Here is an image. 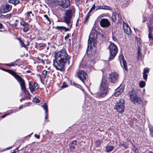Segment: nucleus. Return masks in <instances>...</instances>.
Wrapping results in <instances>:
<instances>
[{
    "label": "nucleus",
    "instance_id": "1",
    "mask_svg": "<svg viewBox=\"0 0 153 153\" xmlns=\"http://www.w3.org/2000/svg\"><path fill=\"white\" fill-rule=\"evenodd\" d=\"M75 12L74 8H73L67 10L65 13L63 17L64 20L62 22L66 24L68 27H67L63 26H57L56 28L61 31H62L63 30H65V32L69 31L72 25V22L71 21V19Z\"/></svg>",
    "mask_w": 153,
    "mask_h": 153
},
{
    "label": "nucleus",
    "instance_id": "2",
    "mask_svg": "<svg viewBox=\"0 0 153 153\" xmlns=\"http://www.w3.org/2000/svg\"><path fill=\"white\" fill-rule=\"evenodd\" d=\"M100 89L101 91L100 93V94H96V96L97 98L104 97L108 93L109 89L108 82L105 78H103L102 79Z\"/></svg>",
    "mask_w": 153,
    "mask_h": 153
},
{
    "label": "nucleus",
    "instance_id": "3",
    "mask_svg": "<svg viewBox=\"0 0 153 153\" xmlns=\"http://www.w3.org/2000/svg\"><path fill=\"white\" fill-rule=\"evenodd\" d=\"M7 72L12 75L17 80L21 86V90L23 91L25 94H28V91L26 90L24 79L20 76L17 74L16 72L12 70L9 69Z\"/></svg>",
    "mask_w": 153,
    "mask_h": 153
},
{
    "label": "nucleus",
    "instance_id": "4",
    "mask_svg": "<svg viewBox=\"0 0 153 153\" xmlns=\"http://www.w3.org/2000/svg\"><path fill=\"white\" fill-rule=\"evenodd\" d=\"M108 48L110 52V56L109 57V61L113 59L115 56L118 52V48L116 45L113 42H110Z\"/></svg>",
    "mask_w": 153,
    "mask_h": 153
},
{
    "label": "nucleus",
    "instance_id": "5",
    "mask_svg": "<svg viewBox=\"0 0 153 153\" xmlns=\"http://www.w3.org/2000/svg\"><path fill=\"white\" fill-rule=\"evenodd\" d=\"M67 61L66 60L55 59L53 60V65L57 70L62 71Z\"/></svg>",
    "mask_w": 153,
    "mask_h": 153
},
{
    "label": "nucleus",
    "instance_id": "6",
    "mask_svg": "<svg viewBox=\"0 0 153 153\" xmlns=\"http://www.w3.org/2000/svg\"><path fill=\"white\" fill-rule=\"evenodd\" d=\"M131 101L135 104H140L142 102L141 99L138 97L135 91H131L129 93Z\"/></svg>",
    "mask_w": 153,
    "mask_h": 153
},
{
    "label": "nucleus",
    "instance_id": "7",
    "mask_svg": "<svg viewBox=\"0 0 153 153\" xmlns=\"http://www.w3.org/2000/svg\"><path fill=\"white\" fill-rule=\"evenodd\" d=\"M55 57L56 59H61L66 60L68 61V63H69V61H68V57L66 51L63 50L61 51L55 53Z\"/></svg>",
    "mask_w": 153,
    "mask_h": 153
},
{
    "label": "nucleus",
    "instance_id": "8",
    "mask_svg": "<svg viewBox=\"0 0 153 153\" xmlns=\"http://www.w3.org/2000/svg\"><path fill=\"white\" fill-rule=\"evenodd\" d=\"M124 105V100L121 98L116 103L115 105L116 108L119 112H123L125 108Z\"/></svg>",
    "mask_w": 153,
    "mask_h": 153
},
{
    "label": "nucleus",
    "instance_id": "9",
    "mask_svg": "<svg viewBox=\"0 0 153 153\" xmlns=\"http://www.w3.org/2000/svg\"><path fill=\"white\" fill-rule=\"evenodd\" d=\"M77 77L83 82L87 80L88 75L87 73L82 70H79L77 73Z\"/></svg>",
    "mask_w": 153,
    "mask_h": 153
},
{
    "label": "nucleus",
    "instance_id": "10",
    "mask_svg": "<svg viewBox=\"0 0 153 153\" xmlns=\"http://www.w3.org/2000/svg\"><path fill=\"white\" fill-rule=\"evenodd\" d=\"M59 5L62 8L65 9L70 5V0H60L58 2Z\"/></svg>",
    "mask_w": 153,
    "mask_h": 153
},
{
    "label": "nucleus",
    "instance_id": "11",
    "mask_svg": "<svg viewBox=\"0 0 153 153\" xmlns=\"http://www.w3.org/2000/svg\"><path fill=\"white\" fill-rule=\"evenodd\" d=\"M100 25L103 27H107L110 25V23L109 20L106 19H102L100 22Z\"/></svg>",
    "mask_w": 153,
    "mask_h": 153
},
{
    "label": "nucleus",
    "instance_id": "12",
    "mask_svg": "<svg viewBox=\"0 0 153 153\" xmlns=\"http://www.w3.org/2000/svg\"><path fill=\"white\" fill-rule=\"evenodd\" d=\"M118 75L117 73H113L110 74L109 75V79L110 81L114 83L117 80Z\"/></svg>",
    "mask_w": 153,
    "mask_h": 153
},
{
    "label": "nucleus",
    "instance_id": "13",
    "mask_svg": "<svg viewBox=\"0 0 153 153\" xmlns=\"http://www.w3.org/2000/svg\"><path fill=\"white\" fill-rule=\"evenodd\" d=\"M39 87L37 83L34 82L33 85H32L29 82V88L32 93L33 94H35L36 90L39 89Z\"/></svg>",
    "mask_w": 153,
    "mask_h": 153
},
{
    "label": "nucleus",
    "instance_id": "14",
    "mask_svg": "<svg viewBox=\"0 0 153 153\" xmlns=\"http://www.w3.org/2000/svg\"><path fill=\"white\" fill-rule=\"evenodd\" d=\"M92 34H90L89 36V39L88 41V47L90 46L91 47L92 46V42L93 46H94L96 44V37H94L93 38L91 37Z\"/></svg>",
    "mask_w": 153,
    "mask_h": 153
},
{
    "label": "nucleus",
    "instance_id": "15",
    "mask_svg": "<svg viewBox=\"0 0 153 153\" xmlns=\"http://www.w3.org/2000/svg\"><path fill=\"white\" fill-rule=\"evenodd\" d=\"M12 7V6L9 4H6L1 8L2 9V11L3 13H4L10 11L11 10Z\"/></svg>",
    "mask_w": 153,
    "mask_h": 153
},
{
    "label": "nucleus",
    "instance_id": "16",
    "mask_svg": "<svg viewBox=\"0 0 153 153\" xmlns=\"http://www.w3.org/2000/svg\"><path fill=\"white\" fill-rule=\"evenodd\" d=\"M46 46V44L44 43H36L35 47L39 49L40 50L43 49L44 47Z\"/></svg>",
    "mask_w": 153,
    "mask_h": 153
},
{
    "label": "nucleus",
    "instance_id": "17",
    "mask_svg": "<svg viewBox=\"0 0 153 153\" xmlns=\"http://www.w3.org/2000/svg\"><path fill=\"white\" fill-rule=\"evenodd\" d=\"M149 71L148 69H147L146 68H145L144 69V71L143 73V76L144 79L146 80L147 79L148 76V75L147 74V73H148Z\"/></svg>",
    "mask_w": 153,
    "mask_h": 153
},
{
    "label": "nucleus",
    "instance_id": "18",
    "mask_svg": "<svg viewBox=\"0 0 153 153\" xmlns=\"http://www.w3.org/2000/svg\"><path fill=\"white\" fill-rule=\"evenodd\" d=\"M123 91V88H120L118 90L117 89L115 91V92L114 93V95L115 97H117Z\"/></svg>",
    "mask_w": 153,
    "mask_h": 153
},
{
    "label": "nucleus",
    "instance_id": "19",
    "mask_svg": "<svg viewBox=\"0 0 153 153\" xmlns=\"http://www.w3.org/2000/svg\"><path fill=\"white\" fill-rule=\"evenodd\" d=\"M19 21L20 24L21 25H22L25 27L28 25V23L27 22H25L23 19L21 18L19 19Z\"/></svg>",
    "mask_w": 153,
    "mask_h": 153
},
{
    "label": "nucleus",
    "instance_id": "20",
    "mask_svg": "<svg viewBox=\"0 0 153 153\" xmlns=\"http://www.w3.org/2000/svg\"><path fill=\"white\" fill-rule=\"evenodd\" d=\"M19 2L20 1L19 0H9L8 1L9 3L13 4L15 5L19 4Z\"/></svg>",
    "mask_w": 153,
    "mask_h": 153
},
{
    "label": "nucleus",
    "instance_id": "21",
    "mask_svg": "<svg viewBox=\"0 0 153 153\" xmlns=\"http://www.w3.org/2000/svg\"><path fill=\"white\" fill-rule=\"evenodd\" d=\"M120 145L121 146H123L125 149L128 148V145L127 143L124 142H120Z\"/></svg>",
    "mask_w": 153,
    "mask_h": 153
},
{
    "label": "nucleus",
    "instance_id": "22",
    "mask_svg": "<svg viewBox=\"0 0 153 153\" xmlns=\"http://www.w3.org/2000/svg\"><path fill=\"white\" fill-rule=\"evenodd\" d=\"M141 48L140 46H138L137 58L138 59H139L141 57Z\"/></svg>",
    "mask_w": 153,
    "mask_h": 153
},
{
    "label": "nucleus",
    "instance_id": "23",
    "mask_svg": "<svg viewBox=\"0 0 153 153\" xmlns=\"http://www.w3.org/2000/svg\"><path fill=\"white\" fill-rule=\"evenodd\" d=\"M114 147L111 146H108L106 147V151L108 152H109L113 150Z\"/></svg>",
    "mask_w": 153,
    "mask_h": 153
},
{
    "label": "nucleus",
    "instance_id": "24",
    "mask_svg": "<svg viewBox=\"0 0 153 153\" xmlns=\"http://www.w3.org/2000/svg\"><path fill=\"white\" fill-rule=\"evenodd\" d=\"M122 58V60L123 62V65L124 67V68L125 70L126 71H127L128 70V68L127 67V64L126 62H125L124 61V59H123V56H121V58Z\"/></svg>",
    "mask_w": 153,
    "mask_h": 153
},
{
    "label": "nucleus",
    "instance_id": "25",
    "mask_svg": "<svg viewBox=\"0 0 153 153\" xmlns=\"http://www.w3.org/2000/svg\"><path fill=\"white\" fill-rule=\"evenodd\" d=\"M26 90L29 93V91H28L27 90ZM22 91H23V93L24 95V96H25V97L22 98L20 100V101L21 102H22V101L23 100H24L25 99V98H28V97L29 96V93L28 94H25V93H24L23 91L22 90Z\"/></svg>",
    "mask_w": 153,
    "mask_h": 153
},
{
    "label": "nucleus",
    "instance_id": "26",
    "mask_svg": "<svg viewBox=\"0 0 153 153\" xmlns=\"http://www.w3.org/2000/svg\"><path fill=\"white\" fill-rule=\"evenodd\" d=\"M42 107L45 111V113L48 112V106L47 105L46 103H44L43 105H42Z\"/></svg>",
    "mask_w": 153,
    "mask_h": 153
},
{
    "label": "nucleus",
    "instance_id": "27",
    "mask_svg": "<svg viewBox=\"0 0 153 153\" xmlns=\"http://www.w3.org/2000/svg\"><path fill=\"white\" fill-rule=\"evenodd\" d=\"M18 39L19 41L20 44L21 45L22 47H24L27 49V47L25 45L24 43V42L20 39L18 38Z\"/></svg>",
    "mask_w": 153,
    "mask_h": 153
},
{
    "label": "nucleus",
    "instance_id": "28",
    "mask_svg": "<svg viewBox=\"0 0 153 153\" xmlns=\"http://www.w3.org/2000/svg\"><path fill=\"white\" fill-rule=\"evenodd\" d=\"M124 31L128 35H130L131 33V30L129 27L127 28L126 29H125Z\"/></svg>",
    "mask_w": 153,
    "mask_h": 153
},
{
    "label": "nucleus",
    "instance_id": "29",
    "mask_svg": "<svg viewBox=\"0 0 153 153\" xmlns=\"http://www.w3.org/2000/svg\"><path fill=\"white\" fill-rule=\"evenodd\" d=\"M149 128L150 133L153 137V126L150 125L149 126Z\"/></svg>",
    "mask_w": 153,
    "mask_h": 153
},
{
    "label": "nucleus",
    "instance_id": "30",
    "mask_svg": "<svg viewBox=\"0 0 153 153\" xmlns=\"http://www.w3.org/2000/svg\"><path fill=\"white\" fill-rule=\"evenodd\" d=\"M123 28L124 30H125V29H126L127 28L129 27L128 26V25L126 23L123 22Z\"/></svg>",
    "mask_w": 153,
    "mask_h": 153
},
{
    "label": "nucleus",
    "instance_id": "31",
    "mask_svg": "<svg viewBox=\"0 0 153 153\" xmlns=\"http://www.w3.org/2000/svg\"><path fill=\"white\" fill-rule=\"evenodd\" d=\"M133 150L134 151L135 153H138V152L137 147H136L134 145L133 146Z\"/></svg>",
    "mask_w": 153,
    "mask_h": 153
},
{
    "label": "nucleus",
    "instance_id": "32",
    "mask_svg": "<svg viewBox=\"0 0 153 153\" xmlns=\"http://www.w3.org/2000/svg\"><path fill=\"white\" fill-rule=\"evenodd\" d=\"M145 85V83L144 81H141L139 84V86L141 88L144 87Z\"/></svg>",
    "mask_w": 153,
    "mask_h": 153
},
{
    "label": "nucleus",
    "instance_id": "33",
    "mask_svg": "<svg viewBox=\"0 0 153 153\" xmlns=\"http://www.w3.org/2000/svg\"><path fill=\"white\" fill-rule=\"evenodd\" d=\"M33 102L35 103H38L40 102L39 100L37 97H35L33 100Z\"/></svg>",
    "mask_w": 153,
    "mask_h": 153
},
{
    "label": "nucleus",
    "instance_id": "34",
    "mask_svg": "<svg viewBox=\"0 0 153 153\" xmlns=\"http://www.w3.org/2000/svg\"><path fill=\"white\" fill-rule=\"evenodd\" d=\"M102 9L105 10H111V9L110 7L107 6H102Z\"/></svg>",
    "mask_w": 153,
    "mask_h": 153
},
{
    "label": "nucleus",
    "instance_id": "35",
    "mask_svg": "<svg viewBox=\"0 0 153 153\" xmlns=\"http://www.w3.org/2000/svg\"><path fill=\"white\" fill-rule=\"evenodd\" d=\"M90 16V15L89 14V13H88L86 15V18L85 19V21L84 22L85 23H86L88 21L89 19Z\"/></svg>",
    "mask_w": 153,
    "mask_h": 153
},
{
    "label": "nucleus",
    "instance_id": "36",
    "mask_svg": "<svg viewBox=\"0 0 153 153\" xmlns=\"http://www.w3.org/2000/svg\"><path fill=\"white\" fill-rule=\"evenodd\" d=\"M112 19L113 21L114 22H115L116 20V16L115 15L114 13H113L112 14Z\"/></svg>",
    "mask_w": 153,
    "mask_h": 153
},
{
    "label": "nucleus",
    "instance_id": "37",
    "mask_svg": "<svg viewBox=\"0 0 153 153\" xmlns=\"http://www.w3.org/2000/svg\"><path fill=\"white\" fill-rule=\"evenodd\" d=\"M48 72L47 71L45 70H44L43 71V72H42V74L43 75H44V78H46V76Z\"/></svg>",
    "mask_w": 153,
    "mask_h": 153
},
{
    "label": "nucleus",
    "instance_id": "38",
    "mask_svg": "<svg viewBox=\"0 0 153 153\" xmlns=\"http://www.w3.org/2000/svg\"><path fill=\"white\" fill-rule=\"evenodd\" d=\"M20 61V60L18 59L16 60V61H15L14 62V65H19V62Z\"/></svg>",
    "mask_w": 153,
    "mask_h": 153
},
{
    "label": "nucleus",
    "instance_id": "39",
    "mask_svg": "<svg viewBox=\"0 0 153 153\" xmlns=\"http://www.w3.org/2000/svg\"><path fill=\"white\" fill-rule=\"evenodd\" d=\"M44 16L45 18L48 21V23L49 24H50L51 23L50 20L49 18L48 17V16L47 15H44Z\"/></svg>",
    "mask_w": 153,
    "mask_h": 153
},
{
    "label": "nucleus",
    "instance_id": "40",
    "mask_svg": "<svg viewBox=\"0 0 153 153\" xmlns=\"http://www.w3.org/2000/svg\"><path fill=\"white\" fill-rule=\"evenodd\" d=\"M148 37L149 39V40L150 41H153V37L152 36L151 33L149 34Z\"/></svg>",
    "mask_w": 153,
    "mask_h": 153
},
{
    "label": "nucleus",
    "instance_id": "41",
    "mask_svg": "<svg viewBox=\"0 0 153 153\" xmlns=\"http://www.w3.org/2000/svg\"><path fill=\"white\" fill-rule=\"evenodd\" d=\"M3 13V12L2 11V9L1 8V9H0V19H3V18H4V15H1V13Z\"/></svg>",
    "mask_w": 153,
    "mask_h": 153
},
{
    "label": "nucleus",
    "instance_id": "42",
    "mask_svg": "<svg viewBox=\"0 0 153 153\" xmlns=\"http://www.w3.org/2000/svg\"><path fill=\"white\" fill-rule=\"evenodd\" d=\"M28 106V103H27L26 104H25L24 105H20V106L19 107V109H22L23 107L24 106V107H25V106Z\"/></svg>",
    "mask_w": 153,
    "mask_h": 153
},
{
    "label": "nucleus",
    "instance_id": "43",
    "mask_svg": "<svg viewBox=\"0 0 153 153\" xmlns=\"http://www.w3.org/2000/svg\"><path fill=\"white\" fill-rule=\"evenodd\" d=\"M95 4H94L92 6V7L91 8V9H90V10L89 12V13H90L93 10H94L95 9Z\"/></svg>",
    "mask_w": 153,
    "mask_h": 153
},
{
    "label": "nucleus",
    "instance_id": "44",
    "mask_svg": "<svg viewBox=\"0 0 153 153\" xmlns=\"http://www.w3.org/2000/svg\"><path fill=\"white\" fill-rule=\"evenodd\" d=\"M95 144L96 146H99L100 144V142L99 141H96L95 142Z\"/></svg>",
    "mask_w": 153,
    "mask_h": 153
},
{
    "label": "nucleus",
    "instance_id": "45",
    "mask_svg": "<svg viewBox=\"0 0 153 153\" xmlns=\"http://www.w3.org/2000/svg\"><path fill=\"white\" fill-rule=\"evenodd\" d=\"M11 16V14H8L6 15H4V17L3 18V19H4L5 18H8L10 17Z\"/></svg>",
    "mask_w": 153,
    "mask_h": 153
},
{
    "label": "nucleus",
    "instance_id": "46",
    "mask_svg": "<svg viewBox=\"0 0 153 153\" xmlns=\"http://www.w3.org/2000/svg\"><path fill=\"white\" fill-rule=\"evenodd\" d=\"M68 86V85L67 84V83L64 82L63 84V85H62V87L63 88H65L66 87H67Z\"/></svg>",
    "mask_w": 153,
    "mask_h": 153
},
{
    "label": "nucleus",
    "instance_id": "47",
    "mask_svg": "<svg viewBox=\"0 0 153 153\" xmlns=\"http://www.w3.org/2000/svg\"><path fill=\"white\" fill-rule=\"evenodd\" d=\"M19 147H17L15 149L13 150V152H11L10 153H16L18 151Z\"/></svg>",
    "mask_w": 153,
    "mask_h": 153
},
{
    "label": "nucleus",
    "instance_id": "48",
    "mask_svg": "<svg viewBox=\"0 0 153 153\" xmlns=\"http://www.w3.org/2000/svg\"><path fill=\"white\" fill-rule=\"evenodd\" d=\"M19 22V19H18V20H16L15 21V23L14 24V26H16L17 25L18 22Z\"/></svg>",
    "mask_w": 153,
    "mask_h": 153
},
{
    "label": "nucleus",
    "instance_id": "49",
    "mask_svg": "<svg viewBox=\"0 0 153 153\" xmlns=\"http://www.w3.org/2000/svg\"><path fill=\"white\" fill-rule=\"evenodd\" d=\"M23 30L24 32H26L29 30V28L28 27H25Z\"/></svg>",
    "mask_w": 153,
    "mask_h": 153
},
{
    "label": "nucleus",
    "instance_id": "50",
    "mask_svg": "<svg viewBox=\"0 0 153 153\" xmlns=\"http://www.w3.org/2000/svg\"><path fill=\"white\" fill-rule=\"evenodd\" d=\"M86 66L85 65H84L82 64V63H81L80 65V67L81 68H85Z\"/></svg>",
    "mask_w": 153,
    "mask_h": 153
},
{
    "label": "nucleus",
    "instance_id": "51",
    "mask_svg": "<svg viewBox=\"0 0 153 153\" xmlns=\"http://www.w3.org/2000/svg\"><path fill=\"white\" fill-rule=\"evenodd\" d=\"M113 40L114 42H116L117 40V39L115 37L112 36Z\"/></svg>",
    "mask_w": 153,
    "mask_h": 153
},
{
    "label": "nucleus",
    "instance_id": "52",
    "mask_svg": "<svg viewBox=\"0 0 153 153\" xmlns=\"http://www.w3.org/2000/svg\"><path fill=\"white\" fill-rule=\"evenodd\" d=\"M34 137L37 139H39L40 138V135L36 134H35Z\"/></svg>",
    "mask_w": 153,
    "mask_h": 153
},
{
    "label": "nucleus",
    "instance_id": "53",
    "mask_svg": "<svg viewBox=\"0 0 153 153\" xmlns=\"http://www.w3.org/2000/svg\"><path fill=\"white\" fill-rule=\"evenodd\" d=\"M69 36H70L69 34H68L66 36H65V40H66L67 39H68L69 37Z\"/></svg>",
    "mask_w": 153,
    "mask_h": 153
},
{
    "label": "nucleus",
    "instance_id": "54",
    "mask_svg": "<svg viewBox=\"0 0 153 153\" xmlns=\"http://www.w3.org/2000/svg\"><path fill=\"white\" fill-rule=\"evenodd\" d=\"M76 143L77 142L76 141L74 140L72 142V144L74 145H76Z\"/></svg>",
    "mask_w": 153,
    "mask_h": 153
},
{
    "label": "nucleus",
    "instance_id": "55",
    "mask_svg": "<svg viewBox=\"0 0 153 153\" xmlns=\"http://www.w3.org/2000/svg\"><path fill=\"white\" fill-rule=\"evenodd\" d=\"M48 112H46L45 113V119L46 120L48 118Z\"/></svg>",
    "mask_w": 153,
    "mask_h": 153
},
{
    "label": "nucleus",
    "instance_id": "56",
    "mask_svg": "<svg viewBox=\"0 0 153 153\" xmlns=\"http://www.w3.org/2000/svg\"><path fill=\"white\" fill-rule=\"evenodd\" d=\"M9 66H14V65L13 62H12L10 64H9Z\"/></svg>",
    "mask_w": 153,
    "mask_h": 153
},
{
    "label": "nucleus",
    "instance_id": "57",
    "mask_svg": "<svg viewBox=\"0 0 153 153\" xmlns=\"http://www.w3.org/2000/svg\"><path fill=\"white\" fill-rule=\"evenodd\" d=\"M1 69V70H2L4 71H5L7 72H8V70H9V69H6L5 68H2Z\"/></svg>",
    "mask_w": 153,
    "mask_h": 153
},
{
    "label": "nucleus",
    "instance_id": "58",
    "mask_svg": "<svg viewBox=\"0 0 153 153\" xmlns=\"http://www.w3.org/2000/svg\"><path fill=\"white\" fill-rule=\"evenodd\" d=\"M7 115V114H3V115L1 116V117L2 118H4Z\"/></svg>",
    "mask_w": 153,
    "mask_h": 153
},
{
    "label": "nucleus",
    "instance_id": "59",
    "mask_svg": "<svg viewBox=\"0 0 153 153\" xmlns=\"http://www.w3.org/2000/svg\"><path fill=\"white\" fill-rule=\"evenodd\" d=\"M75 146L74 145L72 144L71 146V147L73 149H74L75 148Z\"/></svg>",
    "mask_w": 153,
    "mask_h": 153
},
{
    "label": "nucleus",
    "instance_id": "60",
    "mask_svg": "<svg viewBox=\"0 0 153 153\" xmlns=\"http://www.w3.org/2000/svg\"><path fill=\"white\" fill-rule=\"evenodd\" d=\"M3 27L2 24L0 23V29H2Z\"/></svg>",
    "mask_w": 153,
    "mask_h": 153
},
{
    "label": "nucleus",
    "instance_id": "61",
    "mask_svg": "<svg viewBox=\"0 0 153 153\" xmlns=\"http://www.w3.org/2000/svg\"><path fill=\"white\" fill-rule=\"evenodd\" d=\"M98 9H102V6H99L98 8Z\"/></svg>",
    "mask_w": 153,
    "mask_h": 153
},
{
    "label": "nucleus",
    "instance_id": "62",
    "mask_svg": "<svg viewBox=\"0 0 153 153\" xmlns=\"http://www.w3.org/2000/svg\"><path fill=\"white\" fill-rule=\"evenodd\" d=\"M79 19H78L77 20V21H76V26H77L78 25V24H79Z\"/></svg>",
    "mask_w": 153,
    "mask_h": 153
},
{
    "label": "nucleus",
    "instance_id": "63",
    "mask_svg": "<svg viewBox=\"0 0 153 153\" xmlns=\"http://www.w3.org/2000/svg\"><path fill=\"white\" fill-rule=\"evenodd\" d=\"M76 3H79L80 2V0H75Z\"/></svg>",
    "mask_w": 153,
    "mask_h": 153
},
{
    "label": "nucleus",
    "instance_id": "64",
    "mask_svg": "<svg viewBox=\"0 0 153 153\" xmlns=\"http://www.w3.org/2000/svg\"><path fill=\"white\" fill-rule=\"evenodd\" d=\"M30 14H31L32 16H33V14H32V12L31 11H29V16H30Z\"/></svg>",
    "mask_w": 153,
    "mask_h": 153
}]
</instances>
